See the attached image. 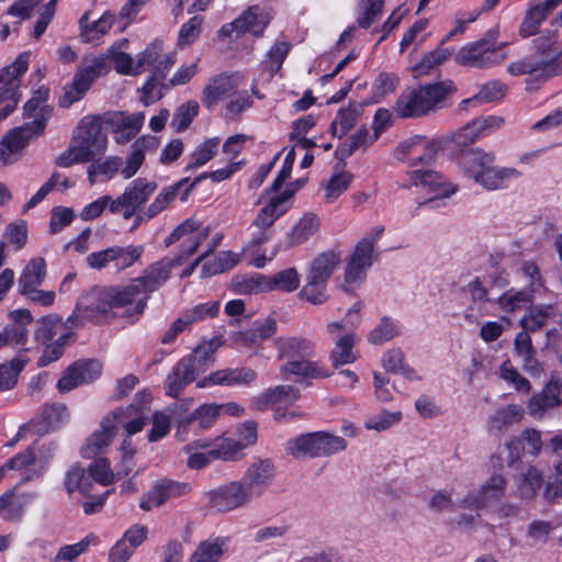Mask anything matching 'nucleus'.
<instances>
[{
  "label": "nucleus",
  "instance_id": "f257e3e1",
  "mask_svg": "<svg viewBox=\"0 0 562 562\" xmlns=\"http://www.w3.org/2000/svg\"><path fill=\"white\" fill-rule=\"evenodd\" d=\"M457 92L451 80L406 88L397 98L393 111L402 119H417L436 113L449 105V99Z\"/></svg>",
  "mask_w": 562,
  "mask_h": 562
},
{
  "label": "nucleus",
  "instance_id": "f03ea898",
  "mask_svg": "<svg viewBox=\"0 0 562 562\" xmlns=\"http://www.w3.org/2000/svg\"><path fill=\"white\" fill-rule=\"evenodd\" d=\"M535 52L507 67L512 76L533 75L547 81L562 76V38L553 32L541 34L533 41Z\"/></svg>",
  "mask_w": 562,
  "mask_h": 562
},
{
  "label": "nucleus",
  "instance_id": "7ed1b4c3",
  "mask_svg": "<svg viewBox=\"0 0 562 562\" xmlns=\"http://www.w3.org/2000/svg\"><path fill=\"white\" fill-rule=\"evenodd\" d=\"M439 148L438 142L428 139L427 146L423 147L422 151L411 158L409 161L412 183L430 195L420 205L437 207L440 205L438 203L439 200L450 196L457 190L452 183L446 181L443 176L430 168Z\"/></svg>",
  "mask_w": 562,
  "mask_h": 562
},
{
  "label": "nucleus",
  "instance_id": "20e7f679",
  "mask_svg": "<svg viewBox=\"0 0 562 562\" xmlns=\"http://www.w3.org/2000/svg\"><path fill=\"white\" fill-rule=\"evenodd\" d=\"M347 441L327 431H314L296 436L286 441L285 452L295 459L330 457L345 451Z\"/></svg>",
  "mask_w": 562,
  "mask_h": 562
},
{
  "label": "nucleus",
  "instance_id": "39448f33",
  "mask_svg": "<svg viewBox=\"0 0 562 562\" xmlns=\"http://www.w3.org/2000/svg\"><path fill=\"white\" fill-rule=\"evenodd\" d=\"M109 71L110 66L104 55L85 56L71 82L65 86L64 93L59 97V105L61 108H69L75 102L81 100L93 81Z\"/></svg>",
  "mask_w": 562,
  "mask_h": 562
},
{
  "label": "nucleus",
  "instance_id": "423d86ee",
  "mask_svg": "<svg viewBox=\"0 0 562 562\" xmlns=\"http://www.w3.org/2000/svg\"><path fill=\"white\" fill-rule=\"evenodd\" d=\"M46 126L44 114L37 115L31 122L10 130L0 140V160L11 165L21 159L29 143L42 134Z\"/></svg>",
  "mask_w": 562,
  "mask_h": 562
},
{
  "label": "nucleus",
  "instance_id": "0eeeda50",
  "mask_svg": "<svg viewBox=\"0 0 562 562\" xmlns=\"http://www.w3.org/2000/svg\"><path fill=\"white\" fill-rule=\"evenodd\" d=\"M499 45L496 38L487 34L483 38L463 46L456 55L457 64L475 68H491L501 64L505 54L498 52Z\"/></svg>",
  "mask_w": 562,
  "mask_h": 562
},
{
  "label": "nucleus",
  "instance_id": "6e6552de",
  "mask_svg": "<svg viewBox=\"0 0 562 562\" xmlns=\"http://www.w3.org/2000/svg\"><path fill=\"white\" fill-rule=\"evenodd\" d=\"M384 226L372 227L355 247V251L346 266L345 280L347 283L362 281L367 270L373 263L375 243L382 237Z\"/></svg>",
  "mask_w": 562,
  "mask_h": 562
},
{
  "label": "nucleus",
  "instance_id": "1a4fd4ad",
  "mask_svg": "<svg viewBox=\"0 0 562 562\" xmlns=\"http://www.w3.org/2000/svg\"><path fill=\"white\" fill-rule=\"evenodd\" d=\"M72 143L92 161L104 154L108 145L106 134L102 131L101 122L95 116L82 117L72 134Z\"/></svg>",
  "mask_w": 562,
  "mask_h": 562
},
{
  "label": "nucleus",
  "instance_id": "9d476101",
  "mask_svg": "<svg viewBox=\"0 0 562 562\" xmlns=\"http://www.w3.org/2000/svg\"><path fill=\"white\" fill-rule=\"evenodd\" d=\"M156 182L148 181L145 178L133 180L122 194L116 196L111 203V213L121 214L124 220L132 218L138 210L148 201L156 191Z\"/></svg>",
  "mask_w": 562,
  "mask_h": 562
},
{
  "label": "nucleus",
  "instance_id": "9b49d317",
  "mask_svg": "<svg viewBox=\"0 0 562 562\" xmlns=\"http://www.w3.org/2000/svg\"><path fill=\"white\" fill-rule=\"evenodd\" d=\"M269 22L270 16L263 13L258 5H252L233 22L224 24L218 31V36L221 38H237L247 32L259 36Z\"/></svg>",
  "mask_w": 562,
  "mask_h": 562
},
{
  "label": "nucleus",
  "instance_id": "f8f14e48",
  "mask_svg": "<svg viewBox=\"0 0 562 562\" xmlns=\"http://www.w3.org/2000/svg\"><path fill=\"white\" fill-rule=\"evenodd\" d=\"M190 492L191 486L187 482L162 479L155 482L151 488L142 496L139 507L145 512H150L153 508L186 496Z\"/></svg>",
  "mask_w": 562,
  "mask_h": 562
},
{
  "label": "nucleus",
  "instance_id": "ddd939ff",
  "mask_svg": "<svg viewBox=\"0 0 562 562\" xmlns=\"http://www.w3.org/2000/svg\"><path fill=\"white\" fill-rule=\"evenodd\" d=\"M274 465L269 459H259L251 463L239 480L251 499L259 498L272 484Z\"/></svg>",
  "mask_w": 562,
  "mask_h": 562
},
{
  "label": "nucleus",
  "instance_id": "4468645a",
  "mask_svg": "<svg viewBox=\"0 0 562 562\" xmlns=\"http://www.w3.org/2000/svg\"><path fill=\"white\" fill-rule=\"evenodd\" d=\"M184 261L181 255L173 258L164 257L158 261L150 263L145 268L142 276L136 278V282L142 285L145 294L159 290L171 277L172 269L179 267Z\"/></svg>",
  "mask_w": 562,
  "mask_h": 562
},
{
  "label": "nucleus",
  "instance_id": "2eb2a0df",
  "mask_svg": "<svg viewBox=\"0 0 562 562\" xmlns=\"http://www.w3.org/2000/svg\"><path fill=\"white\" fill-rule=\"evenodd\" d=\"M122 415V411H115L101 420L100 429L89 436L81 448L83 458L92 459L104 452L116 435L117 425L121 423L119 419Z\"/></svg>",
  "mask_w": 562,
  "mask_h": 562
},
{
  "label": "nucleus",
  "instance_id": "dca6fc26",
  "mask_svg": "<svg viewBox=\"0 0 562 562\" xmlns=\"http://www.w3.org/2000/svg\"><path fill=\"white\" fill-rule=\"evenodd\" d=\"M30 53H21L15 60L0 70V105L19 101L20 79L29 68Z\"/></svg>",
  "mask_w": 562,
  "mask_h": 562
},
{
  "label": "nucleus",
  "instance_id": "f3484780",
  "mask_svg": "<svg viewBox=\"0 0 562 562\" xmlns=\"http://www.w3.org/2000/svg\"><path fill=\"white\" fill-rule=\"evenodd\" d=\"M257 379V372L248 367L224 368L210 373L196 382V386H250Z\"/></svg>",
  "mask_w": 562,
  "mask_h": 562
},
{
  "label": "nucleus",
  "instance_id": "a211bd4d",
  "mask_svg": "<svg viewBox=\"0 0 562 562\" xmlns=\"http://www.w3.org/2000/svg\"><path fill=\"white\" fill-rule=\"evenodd\" d=\"M187 235L190 236L187 241L188 244L183 247L182 254H180L184 260L192 256L198 250L199 246L207 238L210 227H203L200 221L195 218H188L170 233L165 239V245L168 247Z\"/></svg>",
  "mask_w": 562,
  "mask_h": 562
},
{
  "label": "nucleus",
  "instance_id": "6ab92c4d",
  "mask_svg": "<svg viewBox=\"0 0 562 562\" xmlns=\"http://www.w3.org/2000/svg\"><path fill=\"white\" fill-rule=\"evenodd\" d=\"M202 372H204V368L195 364L194 359L189 357L182 358L166 378V394L171 397H178L184 387L193 382Z\"/></svg>",
  "mask_w": 562,
  "mask_h": 562
},
{
  "label": "nucleus",
  "instance_id": "aec40b11",
  "mask_svg": "<svg viewBox=\"0 0 562 562\" xmlns=\"http://www.w3.org/2000/svg\"><path fill=\"white\" fill-rule=\"evenodd\" d=\"M102 366L97 360H89L70 366L57 382L59 392L65 393L83 383L94 381L101 374Z\"/></svg>",
  "mask_w": 562,
  "mask_h": 562
},
{
  "label": "nucleus",
  "instance_id": "412c9836",
  "mask_svg": "<svg viewBox=\"0 0 562 562\" xmlns=\"http://www.w3.org/2000/svg\"><path fill=\"white\" fill-rule=\"evenodd\" d=\"M507 482L501 474L492 475L477 491L469 493L463 504L473 509H482L490 503L498 501L505 494Z\"/></svg>",
  "mask_w": 562,
  "mask_h": 562
},
{
  "label": "nucleus",
  "instance_id": "4be33fe9",
  "mask_svg": "<svg viewBox=\"0 0 562 562\" xmlns=\"http://www.w3.org/2000/svg\"><path fill=\"white\" fill-rule=\"evenodd\" d=\"M211 501L218 510L228 512L245 506L252 499L240 481H233L214 491Z\"/></svg>",
  "mask_w": 562,
  "mask_h": 562
},
{
  "label": "nucleus",
  "instance_id": "5701e85b",
  "mask_svg": "<svg viewBox=\"0 0 562 562\" xmlns=\"http://www.w3.org/2000/svg\"><path fill=\"white\" fill-rule=\"evenodd\" d=\"M273 346L280 360L312 358L315 355L314 341L303 336H280L274 339Z\"/></svg>",
  "mask_w": 562,
  "mask_h": 562
},
{
  "label": "nucleus",
  "instance_id": "b1692460",
  "mask_svg": "<svg viewBox=\"0 0 562 562\" xmlns=\"http://www.w3.org/2000/svg\"><path fill=\"white\" fill-rule=\"evenodd\" d=\"M470 297L472 304L464 311L463 318L468 324L477 325L480 318L487 314L486 304L492 302L488 296L487 289L483 285L480 278H474L464 288Z\"/></svg>",
  "mask_w": 562,
  "mask_h": 562
},
{
  "label": "nucleus",
  "instance_id": "393cba45",
  "mask_svg": "<svg viewBox=\"0 0 562 562\" xmlns=\"http://www.w3.org/2000/svg\"><path fill=\"white\" fill-rule=\"evenodd\" d=\"M562 0H544L540 3L530 4L519 27L522 37L535 35L548 15L555 10Z\"/></svg>",
  "mask_w": 562,
  "mask_h": 562
},
{
  "label": "nucleus",
  "instance_id": "a878e982",
  "mask_svg": "<svg viewBox=\"0 0 562 562\" xmlns=\"http://www.w3.org/2000/svg\"><path fill=\"white\" fill-rule=\"evenodd\" d=\"M284 379L295 375L304 379H324L331 375V372L322 361H312L311 358L290 360L280 368Z\"/></svg>",
  "mask_w": 562,
  "mask_h": 562
},
{
  "label": "nucleus",
  "instance_id": "bb28decb",
  "mask_svg": "<svg viewBox=\"0 0 562 562\" xmlns=\"http://www.w3.org/2000/svg\"><path fill=\"white\" fill-rule=\"evenodd\" d=\"M524 407L518 404H508L498 407L487 419L486 429L492 435H503L512 426L518 424L524 416Z\"/></svg>",
  "mask_w": 562,
  "mask_h": 562
},
{
  "label": "nucleus",
  "instance_id": "cd10ccee",
  "mask_svg": "<svg viewBox=\"0 0 562 562\" xmlns=\"http://www.w3.org/2000/svg\"><path fill=\"white\" fill-rule=\"evenodd\" d=\"M110 290L115 307H125L127 305L135 304L134 312L137 315L144 312L148 301V295L145 294L142 285L136 282V278L126 285L111 288Z\"/></svg>",
  "mask_w": 562,
  "mask_h": 562
},
{
  "label": "nucleus",
  "instance_id": "c85d7f7f",
  "mask_svg": "<svg viewBox=\"0 0 562 562\" xmlns=\"http://www.w3.org/2000/svg\"><path fill=\"white\" fill-rule=\"evenodd\" d=\"M495 159V154L492 151L486 153L480 148L473 149L462 157L464 173L480 184L481 178L485 176Z\"/></svg>",
  "mask_w": 562,
  "mask_h": 562
},
{
  "label": "nucleus",
  "instance_id": "c756f323",
  "mask_svg": "<svg viewBox=\"0 0 562 562\" xmlns=\"http://www.w3.org/2000/svg\"><path fill=\"white\" fill-rule=\"evenodd\" d=\"M236 88L237 86L231 77L224 75L215 77L204 87L202 103L209 110H212L220 101L229 98L232 93L235 92Z\"/></svg>",
  "mask_w": 562,
  "mask_h": 562
},
{
  "label": "nucleus",
  "instance_id": "7c9ffc66",
  "mask_svg": "<svg viewBox=\"0 0 562 562\" xmlns=\"http://www.w3.org/2000/svg\"><path fill=\"white\" fill-rule=\"evenodd\" d=\"M9 317L12 319V324L4 327V337L10 345H25L29 336L26 326L33 321L31 312L25 308L14 310L10 312Z\"/></svg>",
  "mask_w": 562,
  "mask_h": 562
},
{
  "label": "nucleus",
  "instance_id": "2f4dec72",
  "mask_svg": "<svg viewBox=\"0 0 562 562\" xmlns=\"http://www.w3.org/2000/svg\"><path fill=\"white\" fill-rule=\"evenodd\" d=\"M341 256L335 250H326L318 255L312 262L306 277L322 283H326L340 263Z\"/></svg>",
  "mask_w": 562,
  "mask_h": 562
},
{
  "label": "nucleus",
  "instance_id": "473e14b6",
  "mask_svg": "<svg viewBox=\"0 0 562 562\" xmlns=\"http://www.w3.org/2000/svg\"><path fill=\"white\" fill-rule=\"evenodd\" d=\"M81 302H83L86 308L89 310V314L91 313L93 315L90 322L95 323L108 319L111 311L116 308L110 289L103 292L91 293L83 297Z\"/></svg>",
  "mask_w": 562,
  "mask_h": 562
},
{
  "label": "nucleus",
  "instance_id": "72a5a7b5",
  "mask_svg": "<svg viewBox=\"0 0 562 562\" xmlns=\"http://www.w3.org/2000/svg\"><path fill=\"white\" fill-rule=\"evenodd\" d=\"M520 177L521 172L516 168L495 167L493 164L485 176L481 178L480 186L490 191L502 190Z\"/></svg>",
  "mask_w": 562,
  "mask_h": 562
},
{
  "label": "nucleus",
  "instance_id": "f704fd0d",
  "mask_svg": "<svg viewBox=\"0 0 562 562\" xmlns=\"http://www.w3.org/2000/svg\"><path fill=\"white\" fill-rule=\"evenodd\" d=\"M522 441L519 437H513L505 441L503 447L491 457V463L495 469H503L504 465L515 468L522 456Z\"/></svg>",
  "mask_w": 562,
  "mask_h": 562
},
{
  "label": "nucleus",
  "instance_id": "c9c22d12",
  "mask_svg": "<svg viewBox=\"0 0 562 562\" xmlns=\"http://www.w3.org/2000/svg\"><path fill=\"white\" fill-rule=\"evenodd\" d=\"M115 15L104 12L98 20L90 22L89 12H86L79 20L81 36L85 42H92L106 34L113 26Z\"/></svg>",
  "mask_w": 562,
  "mask_h": 562
},
{
  "label": "nucleus",
  "instance_id": "e433bc0d",
  "mask_svg": "<svg viewBox=\"0 0 562 562\" xmlns=\"http://www.w3.org/2000/svg\"><path fill=\"white\" fill-rule=\"evenodd\" d=\"M362 113V105L357 102L349 103L346 108H341L330 124L333 136L341 138L352 127L356 126L358 119Z\"/></svg>",
  "mask_w": 562,
  "mask_h": 562
},
{
  "label": "nucleus",
  "instance_id": "4c0bfd02",
  "mask_svg": "<svg viewBox=\"0 0 562 562\" xmlns=\"http://www.w3.org/2000/svg\"><path fill=\"white\" fill-rule=\"evenodd\" d=\"M286 398L295 401L299 398V390L291 385H278L252 398L250 406L254 409L263 411L269 405L281 403Z\"/></svg>",
  "mask_w": 562,
  "mask_h": 562
},
{
  "label": "nucleus",
  "instance_id": "58836bf2",
  "mask_svg": "<svg viewBox=\"0 0 562 562\" xmlns=\"http://www.w3.org/2000/svg\"><path fill=\"white\" fill-rule=\"evenodd\" d=\"M46 276V265L43 258L32 259L23 269L19 278V292L21 294L42 284Z\"/></svg>",
  "mask_w": 562,
  "mask_h": 562
},
{
  "label": "nucleus",
  "instance_id": "ea45409f",
  "mask_svg": "<svg viewBox=\"0 0 562 562\" xmlns=\"http://www.w3.org/2000/svg\"><path fill=\"white\" fill-rule=\"evenodd\" d=\"M226 540L217 537L200 542L191 555L190 562H218L223 554Z\"/></svg>",
  "mask_w": 562,
  "mask_h": 562
},
{
  "label": "nucleus",
  "instance_id": "a19ab883",
  "mask_svg": "<svg viewBox=\"0 0 562 562\" xmlns=\"http://www.w3.org/2000/svg\"><path fill=\"white\" fill-rule=\"evenodd\" d=\"M64 487L69 495L79 492L88 496L92 487V481L89 475H86V470L82 467L74 464L65 474Z\"/></svg>",
  "mask_w": 562,
  "mask_h": 562
},
{
  "label": "nucleus",
  "instance_id": "79ce46f5",
  "mask_svg": "<svg viewBox=\"0 0 562 562\" xmlns=\"http://www.w3.org/2000/svg\"><path fill=\"white\" fill-rule=\"evenodd\" d=\"M378 138V134L374 133L373 136L370 135L367 127L362 126L357 132L350 136L345 143L339 145L336 149V156L340 159H346L351 156L359 148H367Z\"/></svg>",
  "mask_w": 562,
  "mask_h": 562
},
{
  "label": "nucleus",
  "instance_id": "37998d69",
  "mask_svg": "<svg viewBox=\"0 0 562 562\" xmlns=\"http://www.w3.org/2000/svg\"><path fill=\"white\" fill-rule=\"evenodd\" d=\"M554 526L551 521L535 519L526 527V541L530 548L543 547L550 539Z\"/></svg>",
  "mask_w": 562,
  "mask_h": 562
},
{
  "label": "nucleus",
  "instance_id": "c03bdc74",
  "mask_svg": "<svg viewBox=\"0 0 562 562\" xmlns=\"http://www.w3.org/2000/svg\"><path fill=\"white\" fill-rule=\"evenodd\" d=\"M555 315L553 305L531 306L520 319L521 327L527 331H536L546 325L548 318Z\"/></svg>",
  "mask_w": 562,
  "mask_h": 562
},
{
  "label": "nucleus",
  "instance_id": "a18cd8bd",
  "mask_svg": "<svg viewBox=\"0 0 562 562\" xmlns=\"http://www.w3.org/2000/svg\"><path fill=\"white\" fill-rule=\"evenodd\" d=\"M239 262V256L233 251H221L202 265V277H211L234 268Z\"/></svg>",
  "mask_w": 562,
  "mask_h": 562
},
{
  "label": "nucleus",
  "instance_id": "49530a36",
  "mask_svg": "<svg viewBox=\"0 0 562 562\" xmlns=\"http://www.w3.org/2000/svg\"><path fill=\"white\" fill-rule=\"evenodd\" d=\"M143 254L142 245L113 246V266L116 271H123L139 261Z\"/></svg>",
  "mask_w": 562,
  "mask_h": 562
},
{
  "label": "nucleus",
  "instance_id": "de8ad7c7",
  "mask_svg": "<svg viewBox=\"0 0 562 562\" xmlns=\"http://www.w3.org/2000/svg\"><path fill=\"white\" fill-rule=\"evenodd\" d=\"M218 311L220 302L209 301L184 310L179 317L183 321L187 328H190L194 323L215 317Z\"/></svg>",
  "mask_w": 562,
  "mask_h": 562
},
{
  "label": "nucleus",
  "instance_id": "09e8293b",
  "mask_svg": "<svg viewBox=\"0 0 562 562\" xmlns=\"http://www.w3.org/2000/svg\"><path fill=\"white\" fill-rule=\"evenodd\" d=\"M401 334L397 322L384 316L380 323L368 334L367 340L372 345H383Z\"/></svg>",
  "mask_w": 562,
  "mask_h": 562
},
{
  "label": "nucleus",
  "instance_id": "8fccbe9b",
  "mask_svg": "<svg viewBox=\"0 0 562 562\" xmlns=\"http://www.w3.org/2000/svg\"><path fill=\"white\" fill-rule=\"evenodd\" d=\"M319 227L318 218L313 214L304 215L289 235L290 246L300 245L313 236Z\"/></svg>",
  "mask_w": 562,
  "mask_h": 562
},
{
  "label": "nucleus",
  "instance_id": "3c124183",
  "mask_svg": "<svg viewBox=\"0 0 562 562\" xmlns=\"http://www.w3.org/2000/svg\"><path fill=\"white\" fill-rule=\"evenodd\" d=\"M29 359L20 353L11 360L10 363L0 364V390L12 389L16 382L20 372L23 370Z\"/></svg>",
  "mask_w": 562,
  "mask_h": 562
},
{
  "label": "nucleus",
  "instance_id": "603ef678",
  "mask_svg": "<svg viewBox=\"0 0 562 562\" xmlns=\"http://www.w3.org/2000/svg\"><path fill=\"white\" fill-rule=\"evenodd\" d=\"M355 335L347 334L342 336L330 352V360L335 367L352 363L357 356L353 351Z\"/></svg>",
  "mask_w": 562,
  "mask_h": 562
},
{
  "label": "nucleus",
  "instance_id": "864d4df0",
  "mask_svg": "<svg viewBox=\"0 0 562 562\" xmlns=\"http://www.w3.org/2000/svg\"><path fill=\"white\" fill-rule=\"evenodd\" d=\"M220 144L218 137L209 138L203 142L191 155L186 170H192L204 166L209 162L217 151Z\"/></svg>",
  "mask_w": 562,
  "mask_h": 562
},
{
  "label": "nucleus",
  "instance_id": "5fc2aeb1",
  "mask_svg": "<svg viewBox=\"0 0 562 562\" xmlns=\"http://www.w3.org/2000/svg\"><path fill=\"white\" fill-rule=\"evenodd\" d=\"M505 85L499 80H492L482 86L480 91L470 99H465L461 102L464 106L470 103H490L501 99L505 93Z\"/></svg>",
  "mask_w": 562,
  "mask_h": 562
},
{
  "label": "nucleus",
  "instance_id": "6e6d98bb",
  "mask_svg": "<svg viewBox=\"0 0 562 562\" xmlns=\"http://www.w3.org/2000/svg\"><path fill=\"white\" fill-rule=\"evenodd\" d=\"M189 181L188 178L180 180L173 186L165 188L146 209L148 217H155L162 212L171 201L175 200L181 187Z\"/></svg>",
  "mask_w": 562,
  "mask_h": 562
},
{
  "label": "nucleus",
  "instance_id": "4d7b16f0",
  "mask_svg": "<svg viewBox=\"0 0 562 562\" xmlns=\"http://www.w3.org/2000/svg\"><path fill=\"white\" fill-rule=\"evenodd\" d=\"M170 87V82L166 83L162 79L151 75L140 89L139 100L145 106H148L160 100Z\"/></svg>",
  "mask_w": 562,
  "mask_h": 562
},
{
  "label": "nucleus",
  "instance_id": "13d9d810",
  "mask_svg": "<svg viewBox=\"0 0 562 562\" xmlns=\"http://www.w3.org/2000/svg\"><path fill=\"white\" fill-rule=\"evenodd\" d=\"M122 159L117 156L108 157L105 160L93 161L88 168V179L90 184L95 182L97 176H104L106 178H112L122 167Z\"/></svg>",
  "mask_w": 562,
  "mask_h": 562
},
{
  "label": "nucleus",
  "instance_id": "bf43d9fd",
  "mask_svg": "<svg viewBox=\"0 0 562 562\" xmlns=\"http://www.w3.org/2000/svg\"><path fill=\"white\" fill-rule=\"evenodd\" d=\"M106 61L113 63L114 69L121 75L137 76L139 75L137 59L134 60L127 53L111 48L106 55Z\"/></svg>",
  "mask_w": 562,
  "mask_h": 562
},
{
  "label": "nucleus",
  "instance_id": "052dcab7",
  "mask_svg": "<svg viewBox=\"0 0 562 562\" xmlns=\"http://www.w3.org/2000/svg\"><path fill=\"white\" fill-rule=\"evenodd\" d=\"M244 449L236 439L218 437L215 439V450L211 454L215 460L234 461L241 457Z\"/></svg>",
  "mask_w": 562,
  "mask_h": 562
},
{
  "label": "nucleus",
  "instance_id": "680f3d73",
  "mask_svg": "<svg viewBox=\"0 0 562 562\" xmlns=\"http://www.w3.org/2000/svg\"><path fill=\"white\" fill-rule=\"evenodd\" d=\"M300 299L314 305L327 302V284L306 277V283L299 293Z\"/></svg>",
  "mask_w": 562,
  "mask_h": 562
},
{
  "label": "nucleus",
  "instance_id": "e2e57ef3",
  "mask_svg": "<svg viewBox=\"0 0 562 562\" xmlns=\"http://www.w3.org/2000/svg\"><path fill=\"white\" fill-rule=\"evenodd\" d=\"M273 290L286 293L294 292L301 283V276L295 268H288L272 276Z\"/></svg>",
  "mask_w": 562,
  "mask_h": 562
},
{
  "label": "nucleus",
  "instance_id": "0e129e2a",
  "mask_svg": "<svg viewBox=\"0 0 562 562\" xmlns=\"http://www.w3.org/2000/svg\"><path fill=\"white\" fill-rule=\"evenodd\" d=\"M499 376L518 392L529 393L531 390L529 381L518 372L509 360L502 363Z\"/></svg>",
  "mask_w": 562,
  "mask_h": 562
},
{
  "label": "nucleus",
  "instance_id": "69168bd1",
  "mask_svg": "<svg viewBox=\"0 0 562 562\" xmlns=\"http://www.w3.org/2000/svg\"><path fill=\"white\" fill-rule=\"evenodd\" d=\"M220 416L217 404H203L187 419L189 425L198 423L200 429H209Z\"/></svg>",
  "mask_w": 562,
  "mask_h": 562
},
{
  "label": "nucleus",
  "instance_id": "338daca9",
  "mask_svg": "<svg viewBox=\"0 0 562 562\" xmlns=\"http://www.w3.org/2000/svg\"><path fill=\"white\" fill-rule=\"evenodd\" d=\"M402 419L401 412L382 411L378 414L371 415L366 419L364 427L369 430L384 431L393 425H396Z\"/></svg>",
  "mask_w": 562,
  "mask_h": 562
},
{
  "label": "nucleus",
  "instance_id": "774afa93",
  "mask_svg": "<svg viewBox=\"0 0 562 562\" xmlns=\"http://www.w3.org/2000/svg\"><path fill=\"white\" fill-rule=\"evenodd\" d=\"M199 104L196 101H188L181 104L175 112L171 126L176 132H182L191 124L198 115Z\"/></svg>",
  "mask_w": 562,
  "mask_h": 562
}]
</instances>
